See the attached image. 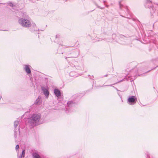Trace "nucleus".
<instances>
[{
    "label": "nucleus",
    "mask_w": 158,
    "mask_h": 158,
    "mask_svg": "<svg viewBox=\"0 0 158 158\" xmlns=\"http://www.w3.org/2000/svg\"><path fill=\"white\" fill-rule=\"evenodd\" d=\"M123 81V80H122V81H118V82H120V81Z\"/></svg>",
    "instance_id": "obj_28"
},
{
    "label": "nucleus",
    "mask_w": 158,
    "mask_h": 158,
    "mask_svg": "<svg viewBox=\"0 0 158 158\" xmlns=\"http://www.w3.org/2000/svg\"><path fill=\"white\" fill-rule=\"evenodd\" d=\"M67 104L68 106H69V101H68Z\"/></svg>",
    "instance_id": "obj_19"
},
{
    "label": "nucleus",
    "mask_w": 158,
    "mask_h": 158,
    "mask_svg": "<svg viewBox=\"0 0 158 158\" xmlns=\"http://www.w3.org/2000/svg\"><path fill=\"white\" fill-rule=\"evenodd\" d=\"M32 156L33 158H41L39 155L36 152L33 153Z\"/></svg>",
    "instance_id": "obj_10"
},
{
    "label": "nucleus",
    "mask_w": 158,
    "mask_h": 158,
    "mask_svg": "<svg viewBox=\"0 0 158 158\" xmlns=\"http://www.w3.org/2000/svg\"><path fill=\"white\" fill-rule=\"evenodd\" d=\"M25 152V150H22L21 155L19 156H18V158H24Z\"/></svg>",
    "instance_id": "obj_11"
},
{
    "label": "nucleus",
    "mask_w": 158,
    "mask_h": 158,
    "mask_svg": "<svg viewBox=\"0 0 158 158\" xmlns=\"http://www.w3.org/2000/svg\"><path fill=\"white\" fill-rule=\"evenodd\" d=\"M41 89L43 92L44 94L45 95L46 98H48L49 94L48 89L44 86H41Z\"/></svg>",
    "instance_id": "obj_7"
},
{
    "label": "nucleus",
    "mask_w": 158,
    "mask_h": 158,
    "mask_svg": "<svg viewBox=\"0 0 158 158\" xmlns=\"http://www.w3.org/2000/svg\"><path fill=\"white\" fill-rule=\"evenodd\" d=\"M18 131H19V128H18V130L17 129H15L14 130V137L15 139L17 137V135L18 134Z\"/></svg>",
    "instance_id": "obj_12"
},
{
    "label": "nucleus",
    "mask_w": 158,
    "mask_h": 158,
    "mask_svg": "<svg viewBox=\"0 0 158 158\" xmlns=\"http://www.w3.org/2000/svg\"><path fill=\"white\" fill-rule=\"evenodd\" d=\"M72 72H71V73L70 74V76H73V75H72V74H71L72 73Z\"/></svg>",
    "instance_id": "obj_20"
},
{
    "label": "nucleus",
    "mask_w": 158,
    "mask_h": 158,
    "mask_svg": "<svg viewBox=\"0 0 158 158\" xmlns=\"http://www.w3.org/2000/svg\"><path fill=\"white\" fill-rule=\"evenodd\" d=\"M65 59H67V57H65Z\"/></svg>",
    "instance_id": "obj_26"
},
{
    "label": "nucleus",
    "mask_w": 158,
    "mask_h": 158,
    "mask_svg": "<svg viewBox=\"0 0 158 158\" xmlns=\"http://www.w3.org/2000/svg\"><path fill=\"white\" fill-rule=\"evenodd\" d=\"M77 94H75V95H74L72 97V98L73 99L74 98H76L77 97Z\"/></svg>",
    "instance_id": "obj_18"
},
{
    "label": "nucleus",
    "mask_w": 158,
    "mask_h": 158,
    "mask_svg": "<svg viewBox=\"0 0 158 158\" xmlns=\"http://www.w3.org/2000/svg\"><path fill=\"white\" fill-rule=\"evenodd\" d=\"M0 97H1V98H2V96H1H1H0Z\"/></svg>",
    "instance_id": "obj_30"
},
{
    "label": "nucleus",
    "mask_w": 158,
    "mask_h": 158,
    "mask_svg": "<svg viewBox=\"0 0 158 158\" xmlns=\"http://www.w3.org/2000/svg\"><path fill=\"white\" fill-rule=\"evenodd\" d=\"M8 4L9 6H11V7H13L14 6V5L13 4L12 2H8Z\"/></svg>",
    "instance_id": "obj_15"
},
{
    "label": "nucleus",
    "mask_w": 158,
    "mask_h": 158,
    "mask_svg": "<svg viewBox=\"0 0 158 158\" xmlns=\"http://www.w3.org/2000/svg\"><path fill=\"white\" fill-rule=\"evenodd\" d=\"M41 115L40 114H33L28 119V122L33 127L41 124L43 121L41 119Z\"/></svg>",
    "instance_id": "obj_1"
},
{
    "label": "nucleus",
    "mask_w": 158,
    "mask_h": 158,
    "mask_svg": "<svg viewBox=\"0 0 158 158\" xmlns=\"http://www.w3.org/2000/svg\"><path fill=\"white\" fill-rule=\"evenodd\" d=\"M60 35L59 34H57L56 35V39L54 41V42H57L59 44V47L60 45H61V46H64V45L62 43H61V42H59L58 40H60Z\"/></svg>",
    "instance_id": "obj_8"
},
{
    "label": "nucleus",
    "mask_w": 158,
    "mask_h": 158,
    "mask_svg": "<svg viewBox=\"0 0 158 158\" xmlns=\"http://www.w3.org/2000/svg\"><path fill=\"white\" fill-rule=\"evenodd\" d=\"M76 102H73V101H70V103H69V104H70V106H71V104H73V103H75Z\"/></svg>",
    "instance_id": "obj_17"
},
{
    "label": "nucleus",
    "mask_w": 158,
    "mask_h": 158,
    "mask_svg": "<svg viewBox=\"0 0 158 158\" xmlns=\"http://www.w3.org/2000/svg\"><path fill=\"white\" fill-rule=\"evenodd\" d=\"M107 75H108L107 74H106L104 76V77H106L107 76Z\"/></svg>",
    "instance_id": "obj_22"
},
{
    "label": "nucleus",
    "mask_w": 158,
    "mask_h": 158,
    "mask_svg": "<svg viewBox=\"0 0 158 158\" xmlns=\"http://www.w3.org/2000/svg\"><path fill=\"white\" fill-rule=\"evenodd\" d=\"M109 86H111L112 85H109Z\"/></svg>",
    "instance_id": "obj_29"
},
{
    "label": "nucleus",
    "mask_w": 158,
    "mask_h": 158,
    "mask_svg": "<svg viewBox=\"0 0 158 158\" xmlns=\"http://www.w3.org/2000/svg\"><path fill=\"white\" fill-rule=\"evenodd\" d=\"M147 156L148 158H149V156L148 155H147Z\"/></svg>",
    "instance_id": "obj_24"
},
{
    "label": "nucleus",
    "mask_w": 158,
    "mask_h": 158,
    "mask_svg": "<svg viewBox=\"0 0 158 158\" xmlns=\"http://www.w3.org/2000/svg\"><path fill=\"white\" fill-rule=\"evenodd\" d=\"M62 54L63 53V52H62L61 53Z\"/></svg>",
    "instance_id": "obj_31"
},
{
    "label": "nucleus",
    "mask_w": 158,
    "mask_h": 158,
    "mask_svg": "<svg viewBox=\"0 0 158 158\" xmlns=\"http://www.w3.org/2000/svg\"><path fill=\"white\" fill-rule=\"evenodd\" d=\"M31 2H33V1H32L31 0H29Z\"/></svg>",
    "instance_id": "obj_21"
},
{
    "label": "nucleus",
    "mask_w": 158,
    "mask_h": 158,
    "mask_svg": "<svg viewBox=\"0 0 158 158\" xmlns=\"http://www.w3.org/2000/svg\"><path fill=\"white\" fill-rule=\"evenodd\" d=\"M3 31H7V30H3Z\"/></svg>",
    "instance_id": "obj_27"
},
{
    "label": "nucleus",
    "mask_w": 158,
    "mask_h": 158,
    "mask_svg": "<svg viewBox=\"0 0 158 158\" xmlns=\"http://www.w3.org/2000/svg\"><path fill=\"white\" fill-rule=\"evenodd\" d=\"M119 4H120V7H121V4H120V3Z\"/></svg>",
    "instance_id": "obj_25"
},
{
    "label": "nucleus",
    "mask_w": 158,
    "mask_h": 158,
    "mask_svg": "<svg viewBox=\"0 0 158 158\" xmlns=\"http://www.w3.org/2000/svg\"><path fill=\"white\" fill-rule=\"evenodd\" d=\"M30 30L33 33H35L36 32L38 31V34H39V29L36 26V25L35 23H32L31 24V26L30 27Z\"/></svg>",
    "instance_id": "obj_4"
},
{
    "label": "nucleus",
    "mask_w": 158,
    "mask_h": 158,
    "mask_svg": "<svg viewBox=\"0 0 158 158\" xmlns=\"http://www.w3.org/2000/svg\"><path fill=\"white\" fill-rule=\"evenodd\" d=\"M0 31H2V30H0Z\"/></svg>",
    "instance_id": "obj_32"
},
{
    "label": "nucleus",
    "mask_w": 158,
    "mask_h": 158,
    "mask_svg": "<svg viewBox=\"0 0 158 158\" xmlns=\"http://www.w3.org/2000/svg\"><path fill=\"white\" fill-rule=\"evenodd\" d=\"M54 93L56 96L58 98V99H60L59 101H62L63 100V98L61 97V94L60 91L58 89L55 88L54 90Z\"/></svg>",
    "instance_id": "obj_3"
},
{
    "label": "nucleus",
    "mask_w": 158,
    "mask_h": 158,
    "mask_svg": "<svg viewBox=\"0 0 158 158\" xmlns=\"http://www.w3.org/2000/svg\"><path fill=\"white\" fill-rule=\"evenodd\" d=\"M19 123V122L18 121H15L14 123V128H16V127L18 125V124Z\"/></svg>",
    "instance_id": "obj_14"
},
{
    "label": "nucleus",
    "mask_w": 158,
    "mask_h": 158,
    "mask_svg": "<svg viewBox=\"0 0 158 158\" xmlns=\"http://www.w3.org/2000/svg\"><path fill=\"white\" fill-rule=\"evenodd\" d=\"M41 97L40 96H39L38 98H37L34 104L36 105H40L41 103Z\"/></svg>",
    "instance_id": "obj_9"
},
{
    "label": "nucleus",
    "mask_w": 158,
    "mask_h": 158,
    "mask_svg": "<svg viewBox=\"0 0 158 158\" xmlns=\"http://www.w3.org/2000/svg\"><path fill=\"white\" fill-rule=\"evenodd\" d=\"M19 145L17 144L16 145V146L15 147V150L16 151H17L18 150V149L19 148Z\"/></svg>",
    "instance_id": "obj_16"
},
{
    "label": "nucleus",
    "mask_w": 158,
    "mask_h": 158,
    "mask_svg": "<svg viewBox=\"0 0 158 158\" xmlns=\"http://www.w3.org/2000/svg\"><path fill=\"white\" fill-rule=\"evenodd\" d=\"M147 2H151L149 0H147Z\"/></svg>",
    "instance_id": "obj_23"
},
{
    "label": "nucleus",
    "mask_w": 158,
    "mask_h": 158,
    "mask_svg": "<svg viewBox=\"0 0 158 158\" xmlns=\"http://www.w3.org/2000/svg\"><path fill=\"white\" fill-rule=\"evenodd\" d=\"M155 10H154V8L152 7L150 9V11L151 14L152 15H153L154 14H155Z\"/></svg>",
    "instance_id": "obj_13"
},
{
    "label": "nucleus",
    "mask_w": 158,
    "mask_h": 158,
    "mask_svg": "<svg viewBox=\"0 0 158 158\" xmlns=\"http://www.w3.org/2000/svg\"><path fill=\"white\" fill-rule=\"evenodd\" d=\"M137 99L135 96H132L129 97L128 99V102L129 104L131 105L134 104L136 102Z\"/></svg>",
    "instance_id": "obj_6"
},
{
    "label": "nucleus",
    "mask_w": 158,
    "mask_h": 158,
    "mask_svg": "<svg viewBox=\"0 0 158 158\" xmlns=\"http://www.w3.org/2000/svg\"><path fill=\"white\" fill-rule=\"evenodd\" d=\"M19 23L24 27H28L31 26V23L30 20L25 18H20L18 20Z\"/></svg>",
    "instance_id": "obj_2"
},
{
    "label": "nucleus",
    "mask_w": 158,
    "mask_h": 158,
    "mask_svg": "<svg viewBox=\"0 0 158 158\" xmlns=\"http://www.w3.org/2000/svg\"><path fill=\"white\" fill-rule=\"evenodd\" d=\"M23 66V70L27 73V74L28 75L30 74L31 73V71L30 69L31 66L28 64H24Z\"/></svg>",
    "instance_id": "obj_5"
}]
</instances>
